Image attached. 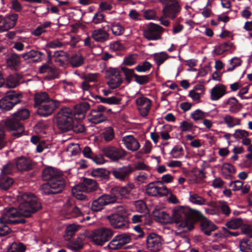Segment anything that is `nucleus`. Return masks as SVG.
Returning a JSON list of instances; mask_svg holds the SVG:
<instances>
[{"instance_id": "nucleus-60", "label": "nucleus", "mask_w": 252, "mask_h": 252, "mask_svg": "<svg viewBox=\"0 0 252 252\" xmlns=\"http://www.w3.org/2000/svg\"><path fill=\"white\" fill-rule=\"evenodd\" d=\"M83 190L82 189H77V186L74 187L72 189V193L73 195L78 200H84L86 198V196L82 194Z\"/></svg>"}, {"instance_id": "nucleus-40", "label": "nucleus", "mask_w": 252, "mask_h": 252, "mask_svg": "<svg viewBox=\"0 0 252 252\" xmlns=\"http://www.w3.org/2000/svg\"><path fill=\"white\" fill-rule=\"evenodd\" d=\"M79 227V225H77L74 224L68 225L66 228L65 234L64 236L65 240L69 241L78 230Z\"/></svg>"}, {"instance_id": "nucleus-39", "label": "nucleus", "mask_w": 252, "mask_h": 252, "mask_svg": "<svg viewBox=\"0 0 252 252\" xmlns=\"http://www.w3.org/2000/svg\"><path fill=\"white\" fill-rule=\"evenodd\" d=\"M154 216L162 223H168L170 220L169 215L163 211L155 210L153 211Z\"/></svg>"}, {"instance_id": "nucleus-18", "label": "nucleus", "mask_w": 252, "mask_h": 252, "mask_svg": "<svg viewBox=\"0 0 252 252\" xmlns=\"http://www.w3.org/2000/svg\"><path fill=\"white\" fill-rule=\"evenodd\" d=\"M135 102L140 115L143 117L147 116L151 109V100L145 96H142L137 98Z\"/></svg>"}, {"instance_id": "nucleus-15", "label": "nucleus", "mask_w": 252, "mask_h": 252, "mask_svg": "<svg viewBox=\"0 0 252 252\" xmlns=\"http://www.w3.org/2000/svg\"><path fill=\"white\" fill-rule=\"evenodd\" d=\"M106 75L109 79L107 84L112 89L118 87L123 82L120 72L117 68H109L106 71Z\"/></svg>"}, {"instance_id": "nucleus-46", "label": "nucleus", "mask_w": 252, "mask_h": 252, "mask_svg": "<svg viewBox=\"0 0 252 252\" xmlns=\"http://www.w3.org/2000/svg\"><path fill=\"white\" fill-rule=\"evenodd\" d=\"M153 57L156 64L159 66L169 58V56L165 52H162L155 53L153 55Z\"/></svg>"}, {"instance_id": "nucleus-37", "label": "nucleus", "mask_w": 252, "mask_h": 252, "mask_svg": "<svg viewBox=\"0 0 252 252\" xmlns=\"http://www.w3.org/2000/svg\"><path fill=\"white\" fill-rule=\"evenodd\" d=\"M66 206V215L68 216L67 218H77L82 215V212L78 207L70 205H67Z\"/></svg>"}, {"instance_id": "nucleus-12", "label": "nucleus", "mask_w": 252, "mask_h": 252, "mask_svg": "<svg viewBox=\"0 0 252 252\" xmlns=\"http://www.w3.org/2000/svg\"><path fill=\"white\" fill-rule=\"evenodd\" d=\"M111 109L107 110L105 107L102 105H98L95 108L91 110L90 113V121L94 124H97L107 120V113Z\"/></svg>"}, {"instance_id": "nucleus-14", "label": "nucleus", "mask_w": 252, "mask_h": 252, "mask_svg": "<svg viewBox=\"0 0 252 252\" xmlns=\"http://www.w3.org/2000/svg\"><path fill=\"white\" fill-rule=\"evenodd\" d=\"M59 104V101L52 99L38 106L37 114L41 117L49 116L54 113Z\"/></svg>"}, {"instance_id": "nucleus-31", "label": "nucleus", "mask_w": 252, "mask_h": 252, "mask_svg": "<svg viewBox=\"0 0 252 252\" xmlns=\"http://www.w3.org/2000/svg\"><path fill=\"white\" fill-rule=\"evenodd\" d=\"M49 183L55 194L61 192L65 186L64 181L62 177V175L60 176L57 179H52V180L49 181Z\"/></svg>"}, {"instance_id": "nucleus-58", "label": "nucleus", "mask_w": 252, "mask_h": 252, "mask_svg": "<svg viewBox=\"0 0 252 252\" xmlns=\"http://www.w3.org/2000/svg\"><path fill=\"white\" fill-rule=\"evenodd\" d=\"M121 70L125 75L126 79L128 82L131 81L132 77H134V75L135 74L134 73V70L133 69H129L125 67H122Z\"/></svg>"}, {"instance_id": "nucleus-16", "label": "nucleus", "mask_w": 252, "mask_h": 252, "mask_svg": "<svg viewBox=\"0 0 252 252\" xmlns=\"http://www.w3.org/2000/svg\"><path fill=\"white\" fill-rule=\"evenodd\" d=\"M18 19V15L13 13L11 15H6L0 19V31L6 32L13 28L16 25Z\"/></svg>"}, {"instance_id": "nucleus-25", "label": "nucleus", "mask_w": 252, "mask_h": 252, "mask_svg": "<svg viewBox=\"0 0 252 252\" xmlns=\"http://www.w3.org/2000/svg\"><path fill=\"white\" fill-rule=\"evenodd\" d=\"M15 164L17 169L21 171L30 170L33 166L30 159L24 157L17 158Z\"/></svg>"}, {"instance_id": "nucleus-20", "label": "nucleus", "mask_w": 252, "mask_h": 252, "mask_svg": "<svg viewBox=\"0 0 252 252\" xmlns=\"http://www.w3.org/2000/svg\"><path fill=\"white\" fill-rule=\"evenodd\" d=\"M133 171V168L130 165H128L113 169L112 171V174L115 178L121 181H125L128 178Z\"/></svg>"}, {"instance_id": "nucleus-43", "label": "nucleus", "mask_w": 252, "mask_h": 252, "mask_svg": "<svg viewBox=\"0 0 252 252\" xmlns=\"http://www.w3.org/2000/svg\"><path fill=\"white\" fill-rule=\"evenodd\" d=\"M66 247L74 251L77 252L83 247V242L81 238H77L75 240L67 244Z\"/></svg>"}, {"instance_id": "nucleus-11", "label": "nucleus", "mask_w": 252, "mask_h": 252, "mask_svg": "<svg viewBox=\"0 0 252 252\" xmlns=\"http://www.w3.org/2000/svg\"><path fill=\"white\" fill-rule=\"evenodd\" d=\"M131 241V236L127 233H122L115 236L109 243L107 248L111 250L122 249Z\"/></svg>"}, {"instance_id": "nucleus-51", "label": "nucleus", "mask_w": 252, "mask_h": 252, "mask_svg": "<svg viewBox=\"0 0 252 252\" xmlns=\"http://www.w3.org/2000/svg\"><path fill=\"white\" fill-rule=\"evenodd\" d=\"M249 132L244 129H238L235 130L233 136L235 139H243L249 136Z\"/></svg>"}, {"instance_id": "nucleus-5", "label": "nucleus", "mask_w": 252, "mask_h": 252, "mask_svg": "<svg viewBox=\"0 0 252 252\" xmlns=\"http://www.w3.org/2000/svg\"><path fill=\"white\" fill-rule=\"evenodd\" d=\"M164 6L162 10L164 17L175 19L181 11V6L177 0H159Z\"/></svg>"}, {"instance_id": "nucleus-63", "label": "nucleus", "mask_w": 252, "mask_h": 252, "mask_svg": "<svg viewBox=\"0 0 252 252\" xmlns=\"http://www.w3.org/2000/svg\"><path fill=\"white\" fill-rule=\"evenodd\" d=\"M7 83L9 87L15 88L18 85L19 81L16 76L10 75L7 78Z\"/></svg>"}, {"instance_id": "nucleus-41", "label": "nucleus", "mask_w": 252, "mask_h": 252, "mask_svg": "<svg viewBox=\"0 0 252 252\" xmlns=\"http://www.w3.org/2000/svg\"><path fill=\"white\" fill-rule=\"evenodd\" d=\"M13 183V180L7 176H0V188L3 189H8Z\"/></svg>"}, {"instance_id": "nucleus-2", "label": "nucleus", "mask_w": 252, "mask_h": 252, "mask_svg": "<svg viewBox=\"0 0 252 252\" xmlns=\"http://www.w3.org/2000/svg\"><path fill=\"white\" fill-rule=\"evenodd\" d=\"M172 219L180 232H188L193 228V212L188 208L178 207L173 210Z\"/></svg>"}, {"instance_id": "nucleus-24", "label": "nucleus", "mask_w": 252, "mask_h": 252, "mask_svg": "<svg viewBox=\"0 0 252 252\" xmlns=\"http://www.w3.org/2000/svg\"><path fill=\"white\" fill-rule=\"evenodd\" d=\"M44 54L40 51L31 50L29 52L22 54V57L25 61H32L33 63H39L43 60Z\"/></svg>"}, {"instance_id": "nucleus-44", "label": "nucleus", "mask_w": 252, "mask_h": 252, "mask_svg": "<svg viewBox=\"0 0 252 252\" xmlns=\"http://www.w3.org/2000/svg\"><path fill=\"white\" fill-rule=\"evenodd\" d=\"M179 127L182 132H191L195 130L196 126L193 125L191 122L183 121L180 123Z\"/></svg>"}, {"instance_id": "nucleus-3", "label": "nucleus", "mask_w": 252, "mask_h": 252, "mask_svg": "<svg viewBox=\"0 0 252 252\" xmlns=\"http://www.w3.org/2000/svg\"><path fill=\"white\" fill-rule=\"evenodd\" d=\"M29 116V111L27 109H22L14 113L11 118L6 121L5 126L12 135L18 137L22 135L24 131V127L20 121L27 119Z\"/></svg>"}, {"instance_id": "nucleus-62", "label": "nucleus", "mask_w": 252, "mask_h": 252, "mask_svg": "<svg viewBox=\"0 0 252 252\" xmlns=\"http://www.w3.org/2000/svg\"><path fill=\"white\" fill-rule=\"evenodd\" d=\"M220 208L221 211L225 216H228L231 213V209L227 202L224 201H220L219 202Z\"/></svg>"}, {"instance_id": "nucleus-6", "label": "nucleus", "mask_w": 252, "mask_h": 252, "mask_svg": "<svg viewBox=\"0 0 252 252\" xmlns=\"http://www.w3.org/2000/svg\"><path fill=\"white\" fill-rule=\"evenodd\" d=\"M113 231L110 228L101 227L94 230L92 239L97 246H102L113 236Z\"/></svg>"}, {"instance_id": "nucleus-21", "label": "nucleus", "mask_w": 252, "mask_h": 252, "mask_svg": "<svg viewBox=\"0 0 252 252\" xmlns=\"http://www.w3.org/2000/svg\"><path fill=\"white\" fill-rule=\"evenodd\" d=\"M77 189H82L84 192H91L100 190L99 189L97 183L94 180L85 178L83 182L77 185Z\"/></svg>"}, {"instance_id": "nucleus-36", "label": "nucleus", "mask_w": 252, "mask_h": 252, "mask_svg": "<svg viewBox=\"0 0 252 252\" xmlns=\"http://www.w3.org/2000/svg\"><path fill=\"white\" fill-rule=\"evenodd\" d=\"M90 108V105L87 102H82L74 106V113L77 115H85Z\"/></svg>"}, {"instance_id": "nucleus-61", "label": "nucleus", "mask_w": 252, "mask_h": 252, "mask_svg": "<svg viewBox=\"0 0 252 252\" xmlns=\"http://www.w3.org/2000/svg\"><path fill=\"white\" fill-rule=\"evenodd\" d=\"M134 78L136 82L140 85H144L148 83L150 81L149 76L148 75H135Z\"/></svg>"}, {"instance_id": "nucleus-30", "label": "nucleus", "mask_w": 252, "mask_h": 252, "mask_svg": "<svg viewBox=\"0 0 252 252\" xmlns=\"http://www.w3.org/2000/svg\"><path fill=\"white\" fill-rule=\"evenodd\" d=\"M201 231L206 235L209 236L212 232L217 229V226L212 221L204 219L200 222Z\"/></svg>"}, {"instance_id": "nucleus-10", "label": "nucleus", "mask_w": 252, "mask_h": 252, "mask_svg": "<svg viewBox=\"0 0 252 252\" xmlns=\"http://www.w3.org/2000/svg\"><path fill=\"white\" fill-rule=\"evenodd\" d=\"M146 192L151 196H163L168 193V190L163 185L162 182H151L146 187Z\"/></svg>"}, {"instance_id": "nucleus-13", "label": "nucleus", "mask_w": 252, "mask_h": 252, "mask_svg": "<svg viewBox=\"0 0 252 252\" xmlns=\"http://www.w3.org/2000/svg\"><path fill=\"white\" fill-rule=\"evenodd\" d=\"M163 29L160 26L151 23L147 25L143 31V36L149 40H156L161 38Z\"/></svg>"}, {"instance_id": "nucleus-17", "label": "nucleus", "mask_w": 252, "mask_h": 252, "mask_svg": "<svg viewBox=\"0 0 252 252\" xmlns=\"http://www.w3.org/2000/svg\"><path fill=\"white\" fill-rule=\"evenodd\" d=\"M146 242L148 249L152 252H158L161 249L162 238L156 234L152 233L149 235Z\"/></svg>"}, {"instance_id": "nucleus-50", "label": "nucleus", "mask_w": 252, "mask_h": 252, "mask_svg": "<svg viewBox=\"0 0 252 252\" xmlns=\"http://www.w3.org/2000/svg\"><path fill=\"white\" fill-rule=\"evenodd\" d=\"M171 155L173 158H179L184 155V149L180 145L175 146L171 150Z\"/></svg>"}, {"instance_id": "nucleus-56", "label": "nucleus", "mask_w": 252, "mask_h": 252, "mask_svg": "<svg viewBox=\"0 0 252 252\" xmlns=\"http://www.w3.org/2000/svg\"><path fill=\"white\" fill-rule=\"evenodd\" d=\"M103 137L105 141L109 142L111 141L114 137V133L113 128L108 127L105 128L103 132Z\"/></svg>"}, {"instance_id": "nucleus-55", "label": "nucleus", "mask_w": 252, "mask_h": 252, "mask_svg": "<svg viewBox=\"0 0 252 252\" xmlns=\"http://www.w3.org/2000/svg\"><path fill=\"white\" fill-rule=\"evenodd\" d=\"M67 151L72 155L75 156L80 152V146L78 144L70 143L67 146Z\"/></svg>"}, {"instance_id": "nucleus-26", "label": "nucleus", "mask_w": 252, "mask_h": 252, "mask_svg": "<svg viewBox=\"0 0 252 252\" xmlns=\"http://www.w3.org/2000/svg\"><path fill=\"white\" fill-rule=\"evenodd\" d=\"M39 72L41 74H46V77L48 80L53 79L58 77V72L55 67L50 66L47 63L43 64L39 67Z\"/></svg>"}, {"instance_id": "nucleus-52", "label": "nucleus", "mask_w": 252, "mask_h": 252, "mask_svg": "<svg viewBox=\"0 0 252 252\" xmlns=\"http://www.w3.org/2000/svg\"><path fill=\"white\" fill-rule=\"evenodd\" d=\"M190 116L194 121H197L203 120L206 117V113L200 109H197L193 112Z\"/></svg>"}, {"instance_id": "nucleus-33", "label": "nucleus", "mask_w": 252, "mask_h": 252, "mask_svg": "<svg viewBox=\"0 0 252 252\" xmlns=\"http://www.w3.org/2000/svg\"><path fill=\"white\" fill-rule=\"evenodd\" d=\"M226 104L228 106L229 111L233 114L238 113L242 108V105L239 103L238 100L234 97L228 99Z\"/></svg>"}, {"instance_id": "nucleus-34", "label": "nucleus", "mask_w": 252, "mask_h": 252, "mask_svg": "<svg viewBox=\"0 0 252 252\" xmlns=\"http://www.w3.org/2000/svg\"><path fill=\"white\" fill-rule=\"evenodd\" d=\"M34 99L35 105L38 106L52 99L49 97L48 94L45 92H40L36 93L34 94Z\"/></svg>"}, {"instance_id": "nucleus-35", "label": "nucleus", "mask_w": 252, "mask_h": 252, "mask_svg": "<svg viewBox=\"0 0 252 252\" xmlns=\"http://www.w3.org/2000/svg\"><path fill=\"white\" fill-rule=\"evenodd\" d=\"M107 27L111 29L112 33L115 36L122 35L125 31L124 27L120 23H112L110 25H107Z\"/></svg>"}, {"instance_id": "nucleus-27", "label": "nucleus", "mask_w": 252, "mask_h": 252, "mask_svg": "<svg viewBox=\"0 0 252 252\" xmlns=\"http://www.w3.org/2000/svg\"><path fill=\"white\" fill-rule=\"evenodd\" d=\"M62 175V173L57 169L51 167L45 168L42 172V177L44 180L51 181Z\"/></svg>"}, {"instance_id": "nucleus-7", "label": "nucleus", "mask_w": 252, "mask_h": 252, "mask_svg": "<svg viewBox=\"0 0 252 252\" xmlns=\"http://www.w3.org/2000/svg\"><path fill=\"white\" fill-rule=\"evenodd\" d=\"M22 95L15 92H7L0 99V109L2 111H9L13 106L21 101Z\"/></svg>"}, {"instance_id": "nucleus-9", "label": "nucleus", "mask_w": 252, "mask_h": 252, "mask_svg": "<svg viewBox=\"0 0 252 252\" xmlns=\"http://www.w3.org/2000/svg\"><path fill=\"white\" fill-rule=\"evenodd\" d=\"M117 200L116 195L109 194H103L94 199L91 205V209L93 212L101 211L104 206L115 202Z\"/></svg>"}, {"instance_id": "nucleus-29", "label": "nucleus", "mask_w": 252, "mask_h": 252, "mask_svg": "<svg viewBox=\"0 0 252 252\" xmlns=\"http://www.w3.org/2000/svg\"><path fill=\"white\" fill-rule=\"evenodd\" d=\"M91 36L95 41L104 42L108 40L109 34L102 29H98L93 31Z\"/></svg>"}, {"instance_id": "nucleus-54", "label": "nucleus", "mask_w": 252, "mask_h": 252, "mask_svg": "<svg viewBox=\"0 0 252 252\" xmlns=\"http://www.w3.org/2000/svg\"><path fill=\"white\" fill-rule=\"evenodd\" d=\"M241 63L242 61L239 58L234 57L230 60V63L227 70L228 71H233L236 67L241 65Z\"/></svg>"}, {"instance_id": "nucleus-32", "label": "nucleus", "mask_w": 252, "mask_h": 252, "mask_svg": "<svg viewBox=\"0 0 252 252\" xmlns=\"http://www.w3.org/2000/svg\"><path fill=\"white\" fill-rule=\"evenodd\" d=\"M68 61L72 67H78L84 64L85 58L80 54H74L68 57Z\"/></svg>"}, {"instance_id": "nucleus-57", "label": "nucleus", "mask_w": 252, "mask_h": 252, "mask_svg": "<svg viewBox=\"0 0 252 252\" xmlns=\"http://www.w3.org/2000/svg\"><path fill=\"white\" fill-rule=\"evenodd\" d=\"M7 143L4 127L0 125V150L3 148Z\"/></svg>"}, {"instance_id": "nucleus-42", "label": "nucleus", "mask_w": 252, "mask_h": 252, "mask_svg": "<svg viewBox=\"0 0 252 252\" xmlns=\"http://www.w3.org/2000/svg\"><path fill=\"white\" fill-rule=\"evenodd\" d=\"M221 171L226 179H228L235 172L234 167L229 163H223L222 165Z\"/></svg>"}, {"instance_id": "nucleus-48", "label": "nucleus", "mask_w": 252, "mask_h": 252, "mask_svg": "<svg viewBox=\"0 0 252 252\" xmlns=\"http://www.w3.org/2000/svg\"><path fill=\"white\" fill-rule=\"evenodd\" d=\"M243 224V221L241 219L236 218L227 221L225 225L230 229H236L240 227Z\"/></svg>"}, {"instance_id": "nucleus-53", "label": "nucleus", "mask_w": 252, "mask_h": 252, "mask_svg": "<svg viewBox=\"0 0 252 252\" xmlns=\"http://www.w3.org/2000/svg\"><path fill=\"white\" fill-rule=\"evenodd\" d=\"M20 63L19 56L16 54H12L10 58L7 60V63L8 66L11 67H14Z\"/></svg>"}, {"instance_id": "nucleus-47", "label": "nucleus", "mask_w": 252, "mask_h": 252, "mask_svg": "<svg viewBox=\"0 0 252 252\" xmlns=\"http://www.w3.org/2000/svg\"><path fill=\"white\" fill-rule=\"evenodd\" d=\"M100 101L102 103L108 104H120L121 99L116 96H112L109 97H103L101 96H97Z\"/></svg>"}, {"instance_id": "nucleus-59", "label": "nucleus", "mask_w": 252, "mask_h": 252, "mask_svg": "<svg viewBox=\"0 0 252 252\" xmlns=\"http://www.w3.org/2000/svg\"><path fill=\"white\" fill-rule=\"evenodd\" d=\"M152 67V64L148 62H144L141 64L136 66L135 69L138 72H145L149 70Z\"/></svg>"}, {"instance_id": "nucleus-19", "label": "nucleus", "mask_w": 252, "mask_h": 252, "mask_svg": "<svg viewBox=\"0 0 252 252\" xmlns=\"http://www.w3.org/2000/svg\"><path fill=\"white\" fill-rule=\"evenodd\" d=\"M107 219L111 225L115 228L125 230L128 228V222L126 218L117 215L112 214L108 216Z\"/></svg>"}, {"instance_id": "nucleus-22", "label": "nucleus", "mask_w": 252, "mask_h": 252, "mask_svg": "<svg viewBox=\"0 0 252 252\" xmlns=\"http://www.w3.org/2000/svg\"><path fill=\"white\" fill-rule=\"evenodd\" d=\"M122 141L126 148L132 152L137 151L140 147L138 140L131 135L124 136Z\"/></svg>"}, {"instance_id": "nucleus-4", "label": "nucleus", "mask_w": 252, "mask_h": 252, "mask_svg": "<svg viewBox=\"0 0 252 252\" xmlns=\"http://www.w3.org/2000/svg\"><path fill=\"white\" fill-rule=\"evenodd\" d=\"M74 114L69 108H64L57 115V125L62 132L71 129L74 123Z\"/></svg>"}, {"instance_id": "nucleus-28", "label": "nucleus", "mask_w": 252, "mask_h": 252, "mask_svg": "<svg viewBox=\"0 0 252 252\" xmlns=\"http://www.w3.org/2000/svg\"><path fill=\"white\" fill-rule=\"evenodd\" d=\"M221 123L224 124L228 128H233L236 126H240L241 120L239 118L233 117L229 114H225L221 118Z\"/></svg>"}, {"instance_id": "nucleus-38", "label": "nucleus", "mask_w": 252, "mask_h": 252, "mask_svg": "<svg viewBox=\"0 0 252 252\" xmlns=\"http://www.w3.org/2000/svg\"><path fill=\"white\" fill-rule=\"evenodd\" d=\"M239 248L242 252H252V240L246 238L241 239Z\"/></svg>"}, {"instance_id": "nucleus-49", "label": "nucleus", "mask_w": 252, "mask_h": 252, "mask_svg": "<svg viewBox=\"0 0 252 252\" xmlns=\"http://www.w3.org/2000/svg\"><path fill=\"white\" fill-rule=\"evenodd\" d=\"M25 246L22 243H13L7 250V252H25Z\"/></svg>"}, {"instance_id": "nucleus-23", "label": "nucleus", "mask_w": 252, "mask_h": 252, "mask_svg": "<svg viewBox=\"0 0 252 252\" xmlns=\"http://www.w3.org/2000/svg\"><path fill=\"white\" fill-rule=\"evenodd\" d=\"M227 94L226 87L223 84H218L214 86L211 91V100L217 101Z\"/></svg>"}, {"instance_id": "nucleus-8", "label": "nucleus", "mask_w": 252, "mask_h": 252, "mask_svg": "<svg viewBox=\"0 0 252 252\" xmlns=\"http://www.w3.org/2000/svg\"><path fill=\"white\" fill-rule=\"evenodd\" d=\"M102 152L104 156L114 162L124 159L127 155V152L122 148L113 146L104 147Z\"/></svg>"}, {"instance_id": "nucleus-64", "label": "nucleus", "mask_w": 252, "mask_h": 252, "mask_svg": "<svg viewBox=\"0 0 252 252\" xmlns=\"http://www.w3.org/2000/svg\"><path fill=\"white\" fill-rule=\"evenodd\" d=\"M243 182L237 180L235 181L231 182L229 184V187L231 188L232 189L233 191H238L242 189V187L243 186Z\"/></svg>"}, {"instance_id": "nucleus-45", "label": "nucleus", "mask_w": 252, "mask_h": 252, "mask_svg": "<svg viewBox=\"0 0 252 252\" xmlns=\"http://www.w3.org/2000/svg\"><path fill=\"white\" fill-rule=\"evenodd\" d=\"M189 200L193 204L199 205H204L206 202L204 198L195 193L190 192Z\"/></svg>"}, {"instance_id": "nucleus-1", "label": "nucleus", "mask_w": 252, "mask_h": 252, "mask_svg": "<svg viewBox=\"0 0 252 252\" xmlns=\"http://www.w3.org/2000/svg\"><path fill=\"white\" fill-rule=\"evenodd\" d=\"M18 210L14 208L5 210L0 217V236L10 233V228L6 223H24L25 220L20 217H30L32 214L41 208V204L32 193H23L17 196Z\"/></svg>"}]
</instances>
